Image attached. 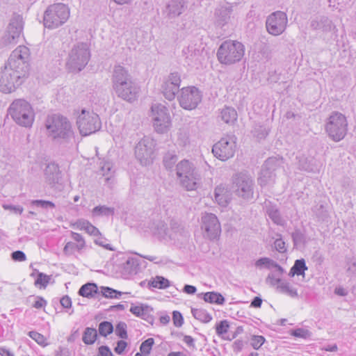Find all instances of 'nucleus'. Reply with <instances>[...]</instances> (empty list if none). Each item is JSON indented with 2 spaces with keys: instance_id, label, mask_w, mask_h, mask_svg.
<instances>
[{
  "instance_id": "f257e3e1",
  "label": "nucleus",
  "mask_w": 356,
  "mask_h": 356,
  "mask_svg": "<svg viewBox=\"0 0 356 356\" xmlns=\"http://www.w3.org/2000/svg\"><path fill=\"white\" fill-rule=\"evenodd\" d=\"M112 82L113 90L119 97L129 102L137 99L140 88L125 67L121 65L114 67Z\"/></svg>"
},
{
  "instance_id": "f03ea898",
  "label": "nucleus",
  "mask_w": 356,
  "mask_h": 356,
  "mask_svg": "<svg viewBox=\"0 0 356 356\" xmlns=\"http://www.w3.org/2000/svg\"><path fill=\"white\" fill-rule=\"evenodd\" d=\"M49 136L60 143H70L74 139V132L67 118L54 115L46 123Z\"/></svg>"
},
{
  "instance_id": "7ed1b4c3",
  "label": "nucleus",
  "mask_w": 356,
  "mask_h": 356,
  "mask_svg": "<svg viewBox=\"0 0 356 356\" xmlns=\"http://www.w3.org/2000/svg\"><path fill=\"white\" fill-rule=\"evenodd\" d=\"M245 53L244 45L236 40L223 42L217 51L219 62L224 65H232L241 60Z\"/></svg>"
},
{
  "instance_id": "20e7f679",
  "label": "nucleus",
  "mask_w": 356,
  "mask_h": 356,
  "mask_svg": "<svg viewBox=\"0 0 356 356\" xmlns=\"http://www.w3.org/2000/svg\"><path fill=\"white\" fill-rule=\"evenodd\" d=\"M70 8L62 3L49 6L43 15V24L49 29H56L64 24L70 17Z\"/></svg>"
},
{
  "instance_id": "39448f33",
  "label": "nucleus",
  "mask_w": 356,
  "mask_h": 356,
  "mask_svg": "<svg viewBox=\"0 0 356 356\" xmlns=\"http://www.w3.org/2000/svg\"><path fill=\"white\" fill-rule=\"evenodd\" d=\"M90 58V52L87 43L79 42L70 50L66 66L72 72L81 71L88 64Z\"/></svg>"
},
{
  "instance_id": "423d86ee",
  "label": "nucleus",
  "mask_w": 356,
  "mask_h": 356,
  "mask_svg": "<svg viewBox=\"0 0 356 356\" xmlns=\"http://www.w3.org/2000/svg\"><path fill=\"white\" fill-rule=\"evenodd\" d=\"M8 112L13 120L20 126L31 127L34 120V113L29 102L23 99L14 101L9 107Z\"/></svg>"
},
{
  "instance_id": "0eeeda50",
  "label": "nucleus",
  "mask_w": 356,
  "mask_h": 356,
  "mask_svg": "<svg viewBox=\"0 0 356 356\" xmlns=\"http://www.w3.org/2000/svg\"><path fill=\"white\" fill-rule=\"evenodd\" d=\"M231 188L237 197L249 201L253 199L254 181L251 176L240 172L232 177Z\"/></svg>"
},
{
  "instance_id": "6e6552de",
  "label": "nucleus",
  "mask_w": 356,
  "mask_h": 356,
  "mask_svg": "<svg viewBox=\"0 0 356 356\" xmlns=\"http://www.w3.org/2000/svg\"><path fill=\"white\" fill-rule=\"evenodd\" d=\"M325 129L329 136L334 140H342L348 131V122L346 116L337 111L332 112L327 120Z\"/></svg>"
},
{
  "instance_id": "1a4fd4ad",
  "label": "nucleus",
  "mask_w": 356,
  "mask_h": 356,
  "mask_svg": "<svg viewBox=\"0 0 356 356\" xmlns=\"http://www.w3.org/2000/svg\"><path fill=\"white\" fill-rule=\"evenodd\" d=\"M76 124L82 136L95 133L101 128L99 115L93 111L83 109L76 119Z\"/></svg>"
},
{
  "instance_id": "9d476101",
  "label": "nucleus",
  "mask_w": 356,
  "mask_h": 356,
  "mask_svg": "<svg viewBox=\"0 0 356 356\" xmlns=\"http://www.w3.org/2000/svg\"><path fill=\"white\" fill-rule=\"evenodd\" d=\"M151 117L155 131L166 133L171 127V118L167 107L161 104H154L151 107Z\"/></svg>"
},
{
  "instance_id": "9b49d317",
  "label": "nucleus",
  "mask_w": 356,
  "mask_h": 356,
  "mask_svg": "<svg viewBox=\"0 0 356 356\" xmlns=\"http://www.w3.org/2000/svg\"><path fill=\"white\" fill-rule=\"evenodd\" d=\"M152 230L154 235L162 239L170 238L172 240H176L179 239L178 236L179 235H184L185 236H187L184 228L175 220L170 221V228L168 227L165 222L158 220L153 223Z\"/></svg>"
},
{
  "instance_id": "f8f14e48",
  "label": "nucleus",
  "mask_w": 356,
  "mask_h": 356,
  "mask_svg": "<svg viewBox=\"0 0 356 356\" xmlns=\"http://www.w3.org/2000/svg\"><path fill=\"white\" fill-rule=\"evenodd\" d=\"M236 144V137L234 135H227L213 145L212 153L219 160L227 161L234 156Z\"/></svg>"
},
{
  "instance_id": "ddd939ff",
  "label": "nucleus",
  "mask_w": 356,
  "mask_h": 356,
  "mask_svg": "<svg viewBox=\"0 0 356 356\" xmlns=\"http://www.w3.org/2000/svg\"><path fill=\"white\" fill-rule=\"evenodd\" d=\"M156 143L150 137H143L135 147V156L141 165H148L152 163Z\"/></svg>"
},
{
  "instance_id": "4468645a",
  "label": "nucleus",
  "mask_w": 356,
  "mask_h": 356,
  "mask_svg": "<svg viewBox=\"0 0 356 356\" xmlns=\"http://www.w3.org/2000/svg\"><path fill=\"white\" fill-rule=\"evenodd\" d=\"M177 99L181 108L186 110H193L201 102L202 94L195 86L185 87L181 89Z\"/></svg>"
},
{
  "instance_id": "2eb2a0df",
  "label": "nucleus",
  "mask_w": 356,
  "mask_h": 356,
  "mask_svg": "<svg viewBox=\"0 0 356 356\" xmlns=\"http://www.w3.org/2000/svg\"><path fill=\"white\" fill-rule=\"evenodd\" d=\"M23 30V19L19 15H14L7 29L1 39V44L3 46L15 44Z\"/></svg>"
},
{
  "instance_id": "dca6fc26",
  "label": "nucleus",
  "mask_w": 356,
  "mask_h": 356,
  "mask_svg": "<svg viewBox=\"0 0 356 356\" xmlns=\"http://www.w3.org/2000/svg\"><path fill=\"white\" fill-rule=\"evenodd\" d=\"M288 24L287 15L284 12L275 11L266 19L267 31L273 35H280L286 29Z\"/></svg>"
},
{
  "instance_id": "f3484780",
  "label": "nucleus",
  "mask_w": 356,
  "mask_h": 356,
  "mask_svg": "<svg viewBox=\"0 0 356 356\" xmlns=\"http://www.w3.org/2000/svg\"><path fill=\"white\" fill-rule=\"evenodd\" d=\"M282 163V159L277 157H270L265 161L258 179V183L261 186H265L274 181L275 171L281 166Z\"/></svg>"
},
{
  "instance_id": "a211bd4d",
  "label": "nucleus",
  "mask_w": 356,
  "mask_h": 356,
  "mask_svg": "<svg viewBox=\"0 0 356 356\" xmlns=\"http://www.w3.org/2000/svg\"><path fill=\"white\" fill-rule=\"evenodd\" d=\"M201 229L210 240L218 238L221 233L220 222L217 216L211 213H205L202 215L201 218Z\"/></svg>"
},
{
  "instance_id": "6ab92c4d",
  "label": "nucleus",
  "mask_w": 356,
  "mask_h": 356,
  "mask_svg": "<svg viewBox=\"0 0 356 356\" xmlns=\"http://www.w3.org/2000/svg\"><path fill=\"white\" fill-rule=\"evenodd\" d=\"M23 77L16 74L12 70L4 67L1 72L0 91L3 93H11L22 83Z\"/></svg>"
},
{
  "instance_id": "aec40b11",
  "label": "nucleus",
  "mask_w": 356,
  "mask_h": 356,
  "mask_svg": "<svg viewBox=\"0 0 356 356\" xmlns=\"http://www.w3.org/2000/svg\"><path fill=\"white\" fill-rule=\"evenodd\" d=\"M140 260L134 257H129L122 264L121 273L124 278L138 274L140 271Z\"/></svg>"
},
{
  "instance_id": "412c9836",
  "label": "nucleus",
  "mask_w": 356,
  "mask_h": 356,
  "mask_svg": "<svg viewBox=\"0 0 356 356\" xmlns=\"http://www.w3.org/2000/svg\"><path fill=\"white\" fill-rule=\"evenodd\" d=\"M202 50L196 44H190L182 49V55L188 65L196 64L199 61Z\"/></svg>"
},
{
  "instance_id": "4be33fe9",
  "label": "nucleus",
  "mask_w": 356,
  "mask_h": 356,
  "mask_svg": "<svg viewBox=\"0 0 356 356\" xmlns=\"http://www.w3.org/2000/svg\"><path fill=\"white\" fill-rule=\"evenodd\" d=\"M185 10L184 0H170L166 5L164 10L166 17L173 19L179 16Z\"/></svg>"
},
{
  "instance_id": "5701e85b",
  "label": "nucleus",
  "mask_w": 356,
  "mask_h": 356,
  "mask_svg": "<svg viewBox=\"0 0 356 356\" xmlns=\"http://www.w3.org/2000/svg\"><path fill=\"white\" fill-rule=\"evenodd\" d=\"M232 13V8L229 5H222L217 7L214 13L217 25L220 26L225 25L229 20Z\"/></svg>"
},
{
  "instance_id": "b1692460",
  "label": "nucleus",
  "mask_w": 356,
  "mask_h": 356,
  "mask_svg": "<svg viewBox=\"0 0 356 356\" xmlns=\"http://www.w3.org/2000/svg\"><path fill=\"white\" fill-rule=\"evenodd\" d=\"M129 311L136 316L140 317L148 323L153 321V316L152 315L153 309L147 305L140 304V305H135L131 304Z\"/></svg>"
},
{
  "instance_id": "393cba45",
  "label": "nucleus",
  "mask_w": 356,
  "mask_h": 356,
  "mask_svg": "<svg viewBox=\"0 0 356 356\" xmlns=\"http://www.w3.org/2000/svg\"><path fill=\"white\" fill-rule=\"evenodd\" d=\"M29 64H24V62L18 60V59H12L8 58L7 63L5 64V67L8 70H12L16 74L24 77L29 70Z\"/></svg>"
},
{
  "instance_id": "a878e982",
  "label": "nucleus",
  "mask_w": 356,
  "mask_h": 356,
  "mask_svg": "<svg viewBox=\"0 0 356 356\" xmlns=\"http://www.w3.org/2000/svg\"><path fill=\"white\" fill-rule=\"evenodd\" d=\"M46 181L49 184H54L58 182L60 178L59 167L55 163H49L44 169Z\"/></svg>"
},
{
  "instance_id": "bb28decb",
  "label": "nucleus",
  "mask_w": 356,
  "mask_h": 356,
  "mask_svg": "<svg viewBox=\"0 0 356 356\" xmlns=\"http://www.w3.org/2000/svg\"><path fill=\"white\" fill-rule=\"evenodd\" d=\"M200 179V175L197 172L191 175H185V177L179 179L181 186L187 191L196 190Z\"/></svg>"
},
{
  "instance_id": "cd10ccee",
  "label": "nucleus",
  "mask_w": 356,
  "mask_h": 356,
  "mask_svg": "<svg viewBox=\"0 0 356 356\" xmlns=\"http://www.w3.org/2000/svg\"><path fill=\"white\" fill-rule=\"evenodd\" d=\"M331 21L325 16H317L313 18L310 22V27L313 30L328 31L331 29Z\"/></svg>"
},
{
  "instance_id": "c85d7f7f",
  "label": "nucleus",
  "mask_w": 356,
  "mask_h": 356,
  "mask_svg": "<svg viewBox=\"0 0 356 356\" xmlns=\"http://www.w3.org/2000/svg\"><path fill=\"white\" fill-rule=\"evenodd\" d=\"M177 175L181 179L185 175H191L197 172L193 164L188 160H183L177 163L176 166Z\"/></svg>"
},
{
  "instance_id": "c756f323",
  "label": "nucleus",
  "mask_w": 356,
  "mask_h": 356,
  "mask_svg": "<svg viewBox=\"0 0 356 356\" xmlns=\"http://www.w3.org/2000/svg\"><path fill=\"white\" fill-rule=\"evenodd\" d=\"M197 297L211 304L223 305L225 301L222 295L216 291L200 293L197 294Z\"/></svg>"
},
{
  "instance_id": "7c9ffc66",
  "label": "nucleus",
  "mask_w": 356,
  "mask_h": 356,
  "mask_svg": "<svg viewBox=\"0 0 356 356\" xmlns=\"http://www.w3.org/2000/svg\"><path fill=\"white\" fill-rule=\"evenodd\" d=\"M9 58H10L11 60L18 59V60L24 62V64H29L30 58V50L26 46H18L15 50L12 51Z\"/></svg>"
},
{
  "instance_id": "2f4dec72",
  "label": "nucleus",
  "mask_w": 356,
  "mask_h": 356,
  "mask_svg": "<svg viewBox=\"0 0 356 356\" xmlns=\"http://www.w3.org/2000/svg\"><path fill=\"white\" fill-rule=\"evenodd\" d=\"M266 211L268 216L275 225L280 226L284 225L285 220L281 216L280 212L275 205L271 204L266 205Z\"/></svg>"
},
{
  "instance_id": "473e14b6",
  "label": "nucleus",
  "mask_w": 356,
  "mask_h": 356,
  "mask_svg": "<svg viewBox=\"0 0 356 356\" xmlns=\"http://www.w3.org/2000/svg\"><path fill=\"white\" fill-rule=\"evenodd\" d=\"M237 117V112L232 107L225 106L220 111V118L226 124H233L236 121Z\"/></svg>"
},
{
  "instance_id": "72a5a7b5",
  "label": "nucleus",
  "mask_w": 356,
  "mask_h": 356,
  "mask_svg": "<svg viewBox=\"0 0 356 356\" xmlns=\"http://www.w3.org/2000/svg\"><path fill=\"white\" fill-rule=\"evenodd\" d=\"M308 268L304 259H297L295 261L293 266L291 268L289 276L292 277L296 275L298 276L302 275L305 277V271Z\"/></svg>"
},
{
  "instance_id": "f704fd0d",
  "label": "nucleus",
  "mask_w": 356,
  "mask_h": 356,
  "mask_svg": "<svg viewBox=\"0 0 356 356\" xmlns=\"http://www.w3.org/2000/svg\"><path fill=\"white\" fill-rule=\"evenodd\" d=\"M79 295L88 298H93L98 293V287L96 284L88 282L81 286Z\"/></svg>"
},
{
  "instance_id": "c9c22d12",
  "label": "nucleus",
  "mask_w": 356,
  "mask_h": 356,
  "mask_svg": "<svg viewBox=\"0 0 356 356\" xmlns=\"http://www.w3.org/2000/svg\"><path fill=\"white\" fill-rule=\"evenodd\" d=\"M170 285V282L168 279L159 275L152 278L147 282V286L149 289L152 287L159 289H165L168 288Z\"/></svg>"
},
{
  "instance_id": "e433bc0d",
  "label": "nucleus",
  "mask_w": 356,
  "mask_h": 356,
  "mask_svg": "<svg viewBox=\"0 0 356 356\" xmlns=\"http://www.w3.org/2000/svg\"><path fill=\"white\" fill-rule=\"evenodd\" d=\"M215 201L222 207H226L228 204V196L227 191L222 185L216 187L214 190Z\"/></svg>"
},
{
  "instance_id": "4c0bfd02",
  "label": "nucleus",
  "mask_w": 356,
  "mask_h": 356,
  "mask_svg": "<svg viewBox=\"0 0 356 356\" xmlns=\"http://www.w3.org/2000/svg\"><path fill=\"white\" fill-rule=\"evenodd\" d=\"M277 290L278 292L286 294L293 298H298V296L297 289L286 280H283L280 285L277 286Z\"/></svg>"
},
{
  "instance_id": "58836bf2",
  "label": "nucleus",
  "mask_w": 356,
  "mask_h": 356,
  "mask_svg": "<svg viewBox=\"0 0 356 356\" xmlns=\"http://www.w3.org/2000/svg\"><path fill=\"white\" fill-rule=\"evenodd\" d=\"M114 213V207H109L106 205L97 206L92 210V214L94 217H109L113 216Z\"/></svg>"
},
{
  "instance_id": "ea45409f",
  "label": "nucleus",
  "mask_w": 356,
  "mask_h": 356,
  "mask_svg": "<svg viewBox=\"0 0 356 356\" xmlns=\"http://www.w3.org/2000/svg\"><path fill=\"white\" fill-rule=\"evenodd\" d=\"M97 337L96 329L92 327H86L83 332L82 340L85 344H93Z\"/></svg>"
},
{
  "instance_id": "a19ab883",
  "label": "nucleus",
  "mask_w": 356,
  "mask_h": 356,
  "mask_svg": "<svg viewBox=\"0 0 356 356\" xmlns=\"http://www.w3.org/2000/svg\"><path fill=\"white\" fill-rule=\"evenodd\" d=\"M191 313L195 318L203 323H209L212 319V316L203 309L192 308Z\"/></svg>"
},
{
  "instance_id": "79ce46f5",
  "label": "nucleus",
  "mask_w": 356,
  "mask_h": 356,
  "mask_svg": "<svg viewBox=\"0 0 356 356\" xmlns=\"http://www.w3.org/2000/svg\"><path fill=\"white\" fill-rule=\"evenodd\" d=\"M174 86L164 81L162 85V92L165 99L168 100H172L175 99L176 95L179 92V90H175Z\"/></svg>"
},
{
  "instance_id": "37998d69",
  "label": "nucleus",
  "mask_w": 356,
  "mask_h": 356,
  "mask_svg": "<svg viewBox=\"0 0 356 356\" xmlns=\"http://www.w3.org/2000/svg\"><path fill=\"white\" fill-rule=\"evenodd\" d=\"M177 161V156L174 152H168L163 156V165L169 170L173 168Z\"/></svg>"
},
{
  "instance_id": "c03bdc74",
  "label": "nucleus",
  "mask_w": 356,
  "mask_h": 356,
  "mask_svg": "<svg viewBox=\"0 0 356 356\" xmlns=\"http://www.w3.org/2000/svg\"><path fill=\"white\" fill-rule=\"evenodd\" d=\"M254 137L258 139H264L268 134V129L264 125L256 124L252 131Z\"/></svg>"
},
{
  "instance_id": "a18cd8bd",
  "label": "nucleus",
  "mask_w": 356,
  "mask_h": 356,
  "mask_svg": "<svg viewBox=\"0 0 356 356\" xmlns=\"http://www.w3.org/2000/svg\"><path fill=\"white\" fill-rule=\"evenodd\" d=\"M98 331L101 336L106 337L113 332V326L111 322L103 321L99 323Z\"/></svg>"
},
{
  "instance_id": "49530a36",
  "label": "nucleus",
  "mask_w": 356,
  "mask_h": 356,
  "mask_svg": "<svg viewBox=\"0 0 356 356\" xmlns=\"http://www.w3.org/2000/svg\"><path fill=\"white\" fill-rule=\"evenodd\" d=\"M50 280L51 276L47 275L43 273H38L34 284L36 286H40V288H46Z\"/></svg>"
},
{
  "instance_id": "de8ad7c7",
  "label": "nucleus",
  "mask_w": 356,
  "mask_h": 356,
  "mask_svg": "<svg viewBox=\"0 0 356 356\" xmlns=\"http://www.w3.org/2000/svg\"><path fill=\"white\" fill-rule=\"evenodd\" d=\"M165 81L174 86L173 88L175 90H179L181 83V77L178 72H172Z\"/></svg>"
},
{
  "instance_id": "09e8293b",
  "label": "nucleus",
  "mask_w": 356,
  "mask_h": 356,
  "mask_svg": "<svg viewBox=\"0 0 356 356\" xmlns=\"http://www.w3.org/2000/svg\"><path fill=\"white\" fill-rule=\"evenodd\" d=\"M102 293L105 298H119L122 293L108 286H102Z\"/></svg>"
},
{
  "instance_id": "8fccbe9b",
  "label": "nucleus",
  "mask_w": 356,
  "mask_h": 356,
  "mask_svg": "<svg viewBox=\"0 0 356 356\" xmlns=\"http://www.w3.org/2000/svg\"><path fill=\"white\" fill-rule=\"evenodd\" d=\"M127 328V325L124 322H119L115 327L116 335L122 339H127L128 338Z\"/></svg>"
},
{
  "instance_id": "3c124183",
  "label": "nucleus",
  "mask_w": 356,
  "mask_h": 356,
  "mask_svg": "<svg viewBox=\"0 0 356 356\" xmlns=\"http://www.w3.org/2000/svg\"><path fill=\"white\" fill-rule=\"evenodd\" d=\"M154 343V340L153 338H148L144 341L140 346V350L141 351L142 354L144 355H148L150 353Z\"/></svg>"
},
{
  "instance_id": "603ef678",
  "label": "nucleus",
  "mask_w": 356,
  "mask_h": 356,
  "mask_svg": "<svg viewBox=\"0 0 356 356\" xmlns=\"http://www.w3.org/2000/svg\"><path fill=\"white\" fill-rule=\"evenodd\" d=\"M29 336L35 342H37L39 345L43 347L47 346L46 338L40 333L35 331H30L29 332Z\"/></svg>"
},
{
  "instance_id": "864d4df0",
  "label": "nucleus",
  "mask_w": 356,
  "mask_h": 356,
  "mask_svg": "<svg viewBox=\"0 0 356 356\" xmlns=\"http://www.w3.org/2000/svg\"><path fill=\"white\" fill-rule=\"evenodd\" d=\"M229 327V322L227 320L221 321L216 325V334L218 336H222L227 332Z\"/></svg>"
},
{
  "instance_id": "5fc2aeb1",
  "label": "nucleus",
  "mask_w": 356,
  "mask_h": 356,
  "mask_svg": "<svg viewBox=\"0 0 356 356\" xmlns=\"http://www.w3.org/2000/svg\"><path fill=\"white\" fill-rule=\"evenodd\" d=\"M266 339L261 335H253L250 339V345L252 347L258 350L265 342Z\"/></svg>"
},
{
  "instance_id": "6e6d98bb",
  "label": "nucleus",
  "mask_w": 356,
  "mask_h": 356,
  "mask_svg": "<svg viewBox=\"0 0 356 356\" xmlns=\"http://www.w3.org/2000/svg\"><path fill=\"white\" fill-rule=\"evenodd\" d=\"M31 204L32 205H34L36 207H40L43 209H47V208L54 209L56 207L55 204L54 202H52L51 201H48V200H32Z\"/></svg>"
},
{
  "instance_id": "4d7b16f0",
  "label": "nucleus",
  "mask_w": 356,
  "mask_h": 356,
  "mask_svg": "<svg viewBox=\"0 0 356 356\" xmlns=\"http://www.w3.org/2000/svg\"><path fill=\"white\" fill-rule=\"evenodd\" d=\"M274 264H275V261L270 259V258L261 257L256 261L255 266L257 267L264 266L266 268L270 269V268H273Z\"/></svg>"
},
{
  "instance_id": "13d9d810",
  "label": "nucleus",
  "mask_w": 356,
  "mask_h": 356,
  "mask_svg": "<svg viewBox=\"0 0 356 356\" xmlns=\"http://www.w3.org/2000/svg\"><path fill=\"white\" fill-rule=\"evenodd\" d=\"M283 280L276 273H269L266 278V282L273 286L280 285Z\"/></svg>"
},
{
  "instance_id": "bf43d9fd",
  "label": "nucleus",
  "mask_w": 356,
  "mask_h": 356,
  "mask_svg": "<svg viewBox=\"0 0 356 356\" xmlns=\"http://www.w3.org/2000/svg\"><path fill=\"white\" fill-rule=\"evenodd\" d=\"M71 238L77 242V245L79 246V250H82L86 246L85 240L83 236L76 232H71Z\"/></svg>"
},
{
  "instance_id": "052dcab7",
  "label": "nucleus",
  "mask_w": 356,
  "mask_h": 356,
  "mask_svg": "<svg viewBox=\"0 0 356 356\" xmlns=\"http://www.w3.org/2000/svg\"><path fill=\"white\" fill-rule=\"evenodd\" d=\"M2 207L5 210H8L15 214H19V215L22 214V213L23 212V210H24L23 207L19 205L3 204L2 205Z\"/></svg>"
},
{
  "instance_id": "680f3d73",
  "label": "nucleus",
  "mask_w": 356,
  "mask_h": 356,
  "mask_svg": "<svg viewBox=\"0 0 356 356\" xmlns=\"http://www.w3.org/2000/svg\"><path fill=\"white\" fill-rule=\"evenodd\" d=\"M172 321L175 327H179L184 323V318L181 314L178 311L172 312Z\"/></svg>"
},
{
  "instance_id": "e2e57ef3",
  "label": "nucleus",
  "mask_w": 356,
  "mask_h": 356,
  "mask_svg": "<svg viewBox=\"0 0 356 356\" xmlns=\"http://www.w3.org/2000/svg\"><path fill=\"white\" fill-rule=\"evenodd\" d=\"M294 245H298L302 243L304 241V235L300 230H296L291 234Z\"/></svg>"
},
{
  "instance_id": "0e129e2a",
  "label": "nucleus",
  "mask_w": 356,
  "mask_h": 356,
  "mask_svg": "<svg viewBox=\"0 0 356 356\" xmlns=\"http://www.w3.org/2000/svg\"><path fill=\"white\" fill-rule=\"evenodd\" d=\"M275 248L280 253H284L287 251L285 242L282 238H277L274 242Z\"/></svg>"
},
{
  "instance_id": "69168bd1",
  "label": "nucleus",
  "mask_w": 356,
  "mask_h": 356,
  "mask_svg": "<svg viewBox=\"0 0 356 356\" xmlns=\"http://www.w3.org/2000/svg\"><path fill=\"white\" fill-rule=\"evenodd\" d=\"M291 334L296 337L306 339L309 335V332L303 328H297L292 331Z\"/></svg>"
},
{
  "instance_id": "338daca9",
  "label": "nucleus",
  "mask_w": 356,
  "mask_h": 356,
  "mask_svg": "<svg viewBox=\"0 0 356 356\" xmlns=\"http://www.w3.org/2000/svg\"><path fill=\"white\" fill-rule=\"evenodd\" d=\"M11 258L15 261H24L26 259V256L24 252L17 250L12 252Z\"/></svg>"
},
{
  "instance_id": "774afa93",
  "label": "nucleus",
  "mask_w": 356,
  "mask_h": 356,
  "mask_svg": "<svg viewBox=\"0 0 356 356\" xmlns=\"http://www.w3.org/2000/svg\"><path fill=\"white\" fill-rule=\"evenodd\" d=\"M113 164L109 161H105L101 166V171L104 176L108 175L111 172Z\"/></svg>"
}]
</instances>
